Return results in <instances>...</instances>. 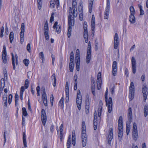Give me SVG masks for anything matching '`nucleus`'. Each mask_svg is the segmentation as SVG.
<instances>
[{
    "instance_id": "f257e3e1",
    "label": "nucleus",
    "mask_w": 148,
    "mask_h": 148,
    "mask_svg": "<svg viewBox=\"0 0 148 148\" xmlns=\"http://www.w3.org/2000/svg\"><path fill=\"white\" fill-rule=\"evenodd\" d=\"M103 103L102 102L100 101L99 104V107L97 112L95 111L94 114V119L93 121L94 128L95 130L97 129V121L100 120L101 119V116L102 108Z\"/></svg>"
},
{
    "instance_id": "f03ea898",
    "label": "nucleus",
    "mask_w": 148,
    "mask_h": 148,
    "mask_svg": "<svg viewBox=\"0 0 148 148\" xmlns=\"http://www.w3.org/2000/svg\"><path fill=\"white\" fill-rule=\"evenodd\" d=\"M108 93V89L107 88L105 92V101L106 102V106L108 107V111L109 113H111L112 110V98L110 97L108 100L107 95Z\"/></svg>"
},
{
    "instance_id": "7ed1b4c3",
    "label": "nucleus",
    "mask_w": 148,
    "mask_h": 148,
    "mask_svg": "<svg viewBox=\"0 0 148 148\" xmlns=\"http://www.w3.org/2000/svg\"><path fill=\"white\" fill-rule=\"evenodd\" d=\"M76 103L78 109L80 110L81 109V105L82 103V96L81 94L80 90H78L77 98Z\"/></svg>"
},
{
    "instance_id": "20e7f679",
    "label": "nucleus",
    "mask_w": 148,
    "mask_h": 148,
    "mask_svg": "<svg viewBox=\"0 0 148 148\" xmlns=\"http://www.w3.org/2000/svg\"><path fill=\"white\" fill-rule=\"evenodd\" d=\"M129 97L130 101H131L133 99L134 93V86L133 82H131L130 86L129 87Z\"/></svg>"
},
{
    "instance_id": "39448f33",
    "label": "nucleus",
    "mask_w": 148,
    "mask_h": 148,
    "mask_svg": "<svg viewBox=\"0 0 148 148\" xmlns=\"http://www.w3.org/2000/svg\"><path fill=\"white\" fill-rule=\"evenodd\" d=\"M91 44L90 41L88 42V47L87 48V56L86 57V62L87 64H88L90 62L91 58Z\"/></svg>"
},
{
    "instance_id": "423d86ee",
    "label": "nucleus",
    "mask_w": 148,
    "mask_h": 148,
    "mask_svg": "<svg viewBox=\"0 0 148 148\" xmlns=\"http://www.w3.org/2000/svg\"><path fill=\"white\" fill-rule=\"evenodd\" d=\"M21 32H20V42L22 44L24 42V35L25 32V24L24 23H22L21 27Z\"/></svg>"
},
{
    "instance_id": "0eeeda50",
    "label": "nucleus",
    "mask_w": 148,
    "mask_h": 148,
    "mask_svg": "<svg viewBox=\"0 0 148 148\" xmlns=\"http://www.w3.org/2000/svg\"><path fill=\"white\" fill-rule=\"evenodd\" d=\"M131 62L132 65V73L134 74H135L136 70V62L134 57L133 56L132 57Z\"/></svg>"
},
{
    "instance_id": "6e6552de",
    "label": "nucleus",
    "mask_w": 148,
    "mask_h": 148,
    "mask_svg": "<svg viewBox=\"0 0 148 148\" xmlns=\"http://www.w3.org/2000/svg\"><path fill=\"white\" fill-rule=\"evenodd\" d=\"M41 118L42 123L44 125H45L47 121V116L45 111L44 110L42 109L41 112Z\"/></svg>"
},
{
    "instance_id": "1a4fd4ad",
    "label": "nucleus",
    "mask_w": 148,
    "mask_h": 148,
    "mask_svg": "<svg viewBox=\"0 0 148 148\" xmlns=\"http://www.w3.org/2000/svg\"><path fill=\"white\" fill-rule=\"evenodd\" d=\"M142 89L144 99L145 101L147 98V95L148 88L147 86L145 84L143 85L142 88Z\"/></svg>"
},
{
    "instance_id": "9d476101",
    "label": "nucleus",
    "mask_w": 148,
    "mask_h": 148,
    "mask_svg": "<svg viewBox=\"0 0 148 148\" xmlns=\"http://www.w3.org/2000/svg\"><path fill=\"white\" fill-rule=\"evenodd\" d=\"M116 67L117 62L116 61H114L113 62L112 68V73L114 76L116 75Z\"/></svg>"
},
{
    "instance_id": "9b49d317",
    "label": "nucleus",
    "mask_w": 148,
    "mask_h": 148,
    "mask_svg": "<svg viewBox=\"0 0 148 148\" xmlns=\"http://www.w3.org/2000/svg\"><path fill=\"white\" fill-rule=\"evenodd\" d=\"M81 139L82 146L83 147H84L86 145V134H82Z\"/></svg>"
},
{
    "instance_id": "f8f14e48",
    "label": "nucleus",
    "mask_w": 148,
    "mask_h": 148,
    "mask_svg": "<svg viewBox=\"0 0 148 148\" xmlns=\"http://www.w3.org/2000/svg\"><path fill=\"white\" fill-rule=\"evenodd\" d=\"M113 138V134L112 132V128L111 127L110 128L109 134L108 135V143L109 145L111 144V141Z\"/></svg>"
},
{
    "instance_id": "ddd939ff",
    "label": "nucleus",
    "mask_w": 148,
    "mask_h": 148,
    "mask_svg": "<svg viewBox=\"0 0 148 148\" xmlns=\"http://www.w3.org/2000/svg\"><path fill=\"white\" fill-rule=\"evenodd\" d=\"M58 22H56L54 24L53 28L54 29H56V32L58 34L60 33L61 31V26L58 25Z\"/></svg>"
},
{
    "instance_id": "4468645a",
    "label": "nucleus",
    "mask_w": 148,
    "mask_h": 148,
    "mask_svg": "<svg viewBox=\"0 0 148 148\" xmlns=\"http://www.w3.org/2000/svg\"><path fill=\"white\" fill-rule=\"evenodd\" d=\"M72 5L73 8V11L74 16L76 17L77 15V13L75 14V10H77V9L75 7V6L76 5L77 3L76 0H72Z\"/></svg>"
},
{
    "instance_id": "2eb2a0df",
    "label": "nucleus",
    "mask_w": 148,
    "mask_h": 148,
    "mask_svg": "<svg viewBox=\"0 0 148 148\" xmlns=\"http://www.w3.org/2000/svg\"><path fill=\"white\" fill-rule=\"evenodd\" d=\"M94 0H88L89 11L90 13H91L92 10Z\"/></svg>"
},
{
    "instance_id": "dca6fc26",
    "label": "nucleus",
    "mask_w": 148,
    "mask_h": 148,
    "mask_svg": "<svg viewBox=\"0 0 148 148\" xmlns=\"http://www.w3.org/2000/svg\"><path fill=\"white\" fill-rule=\"evenodd\" d=\"M69 15L68 16V21H72L73 20V19H72V14H73L74 15V14H73V13L71 7H70L69 8ZM73 16L74 17H75L74 16Z\"/></svg>"
},
{
    "instance_id": "f3484780",
    "label": "nucleus",
    "mask_w": 148,
    "mask_h": 148,
    "mask_svg": "<svg viewBox=\"0 0 148 148\" xmlns=\"http://www.w3.org/2000/svg\"><path fill=\"white\" fill-rule=\"evenodd\" d=\"M129 20L130 22L132 24H134L136 22V20L134 15H130Z\"/></svg>"
},
{
    "instance_id": "a211bd4d",
    "label": "nucleus",
    "mask_w": 148,
    "mask_h": 148,
    "mask_svg": "<svg viewBox=\"0 0 148 148\" xmlns=\"http://www.w3.org/2000/svg\"><path fill=\"white\" fill-rule=\"evenodd\" d=\"M85 123L83 121L82 125V134H86Z\"/></svg>"
},
{
    "instance_id": "6ab92c4d",
    "label": "nucleus",
    "mask_w": 148,
    "mask_h": 148,
    "mask_svg": "<svg viewBox=\"0 0 148 148\" xmlns=\"http://www.w3.org/2000/svg\"><path fill=\"white\" fill-rule=\"evenodd\" d=\"M110 13V10L105 9V11L104 12V19H108V16Z\"/></svg>"
},
{
    "instance_id": "aec40b11",
    "label": "nucleus",
    "mask_w": 148,
    "mask_h": 148,
    "mask_svg": "<svg viewBox=\"0 0 148 148\" xmlns=\"http://www.w3.org/2000/svg\"><path fill=\"white\" fill-rule=\"evenodd\" d=\"M71 21H68V25H69V28L68 30V32H71L72 26H73L74 25V22L73 23H72Z\"/></svg>"
},
{
    "instance_id": "412c9836",
    "label": "nucleus",
    "mask_w": 148,
    "mask_h": 148,
    "mask_svg": "<svg viewBox=\"0 0 148 148\" xmlns=\"http://www.w3.org/2000/svg\"><path fill=\"white\" fill-rule=\"evenodd\" d=\"M7 53H2V59L3 62L4 64L6 63L7 62Z\"/></svg>"
},
{
    "instance_id": "4be33fe9",
    "label": "nucleus",
    "mask_w": 148,
    "mask_h": 148,
    "mask_svg": "<svg viewBox=\"0 0 148 148\" xmlns=\"http://www.w3.org/2000/svg\"><path fill=\"white\" fill-rule=\"evenodd\" d=\"M23 143L24 147H27V141H26V136L25 133V132L23 133Z\"/></svg>"
},
{
    "instance_id": "5701e85b",
    "label": "nucleus",
    "mask_w": 148,
    "mask_h": 148,
    "mask_svg": "<svg viewBox=\"0 0 148 148\" xmlns=\"http://www.w3.org/2000/svg\"><path fill=\"white\" fill-rule=\"evenodd\" d=\"M133 138L135 141H136L138 137V131H132Z\"/></svg>"
},
{
    "instance_id": "b1692460",
    "label": "nucleus",
    "mask_w": 148,
    "mask_h": 148,
    "mask_svg": "<svg viewBox=\"0 0 148 148\" xmlns=\"http://www.w3.org/2000/svg\"><path fill=\"white\" fill-rule=\"evenodd\" d=\"M74 61H70L69 64V70L71 72H73V70L74 67Z\"/></svg>"
},
{
    "instance_id": "393cba45",
    "label": "nucleus",
    "mask_w": 148,
    "mask_h": 148,
    "mask_svg": "<svg viewBox=\"0 0 148 148\" xmlns=\"http://www.w3.org/2000/svg\"><path fill=\"white\" fill-rule=\"evenodd\" d=\"M123 118L121 116L119 117L118 121V127H123Z\"/></svg>"
},
{
    "instance_id": "a878e982",
    "label": "nucleus",
    "mask_w": 148,
    "mask_h": 148,
    "mask_svg": "<svg viewBox=\"0 0 148 148\" xmlns=\"http://www.w3.org/2000/svg\"><path fill=\"white\" fill-rule=\"evenodd\" d=\"M71 136L70 135L68 138V140L67 142V148H70L71 146Z\"/></svg>"
},
{
    "instance_id": "bb28decb",
    "label": "nucleus",
    "mask_w": 148,
    "mask_h": 148,
    "mask_svg": "<svg viewBox=\"0 0 148 148\" xmlns=\"http://www.w3.org/2000/svg\"><path fill=\"white\" fill-rule=\"evenodd\" d=\"M79 19L80 21L83 20V11H82V7H81V10H79Z\"/></svg>"
},
{
    "instance_id": "cd10ccee",
    "label": "nucleus",
    "mask_w": 148,
    "mask_h": 148,
    "mask_svg": "<svg viewBox=\"0 0 148 148\" xmlns=\"http://www.w3.org/2000/svg\"><path fill=\"white\" fill-rule=\"evenodd\" d=\"M144 116L146 117L148 115V106H145L144 108Z\"/></svg>"
},
{
    "instance_id": "c85d7f7f",
    "label": "nucleus",
    "mask_w": 148,
    "mask_h": 148,
    "mask_svg": "<svg viewBox=\"0 0 148 148\" xmlns=\"http://www.w3.org/2000/svg\"><path fill=\"white\" fill-rule=\"evenodd\" d=\"M12 63L13 65V69L14 70H15V58L14 57V55L13 53H12Z\"/></svg>"
},
{
    "instance_id": "c756f323",
    "label": "nucleus",
    "mask_w": 148,
    "mask_h": 148,
    "mask_svg": "<svg viewBox=\"0 0 148 148\" xmlns=\"http://www.w3.org/2000/svg\"><path fill=\"white\" fill-rule=\"evenodd\" d=\"M9 38L10 42L12 43L14 39V33L13 32H10L9 35Z\"/></svg>"
},
{
    "instance_id": "7c9ffc66",
    "label": "nucleus",
    "mask_w": 148,
    "mask_h": 148,
    "mask_svg": "<svg viewBox=\"0 0 148 148\" xmlns=\"http://www.w3.org/2000/svg\"><path fill=\"white\" fill-rule=\"evenodd\" d=\"M42 99L47 98V96L45 92V89L44 88H43L42 90Z\"/></svg>"
},
{
    "instance_id": "2f4dec72",
    "label": "nucleus",
    "mask_w": 148,
    "mask_h": 148,
    "mask_svg": "<svg viewBox=\"0 0 148 148\" xmlns=\"http://www.w3.org/2000/svg\"><path fill=\"white\" fill-rule=\"evenodd\" d=\"M130 15H134L135 14V11L133 6H131L130 8Z\"/></svg>"
},
{
    "instance_id": "473e14b6",
    "label": "nucleus",
    "mask_w": 148,
    "mask_h": 148,
    "mask_svg": "<svg viewBox=\"0 0 148 148\" xmlns=\"http://www.w3.org/2000/svg\"><path fill=\"white\" fill-rule=\"evenodd\" d=\"M118 134L119 140L121 141L122 140V136L123 135V132L118 131Z\"/></svg>"
},
{
    "instance_id": "72a5a7b5",
    "label": "nucleus",
    "mask_w": 148,
    "mask_h": 148,
    "mask_svg": "<svg viewBox=\"0 0 148 148\" xmlns=\"http://www.w3.org/2000/svg\"><path fill=\"white\" fill-rule=\"evenodd\" d=\"M5 78H2L1 80V87H3V88L4 87V86L5 84Z\"/></svg>"
},
{
    "instance_id": "f704fd0d",
    "label": "nucleus",
    "mask_w": 148,
    "mask_h": 148,
    "mask_svg": "<svg viewBox=\"0 0 148 148\" xmlns=\"http://www.w3.org/2000/svg\"><path fill=\"white\" fill-rule=\"evenodd\" d=\"M44 29L45 31H48V22L47 21H46L45 23V24L44 27Z\"/></svg>"
},
{
    "instance_id": "c9c22d12",
    "label": "nucleus",
    "mask_w": 148,
    "mask_h": 148,
    "mask_svg": "<svg viewBox=\"0 0 148 148\" xmlns=\"http://www.w3.org/2000/svg\"><path fill=\"white\" fill-rule=\"evenodd\" d=\"M42 1L37 0L38 8L39 10H40L41 8L42 3Z\"/></svg>"
},
{
    "instance_id": "e433bc0d",
    "label": "nucleus",
    "mask_w": 148,
    "mask_h": 148,
    "mask_svg": "<svg viewBox=\"0 0 148 148\" xmlns=\"http://www.w3.org/2000/svg\"><path fill=\"white\" fill-rule=\"evenodd\" d=\"M39 56L40 58L42 60V62H43L45 60V58L42 52H41L39 53Z\"/></svg>"
},
{
    "instance_id": "4c0bfd02",
    "label": "nucleus",
    "mask_w": 148,
    "mask_h": 148,
    "mask_svg": "<svg viewBox=\"0 0 148 148\" xmlns=\"http://www.w3.org/2000/svg\"><path fill=\"white\" fill-rule=\"evenodd\" d=\"M70 61H74V53L73 51H71L70 53Z\"/></svg>"
},
{
    "instance_id": "58836bf2",
    "label": "nucleus",
    "mask_w": 148,
    "mask_h": 148,
    "mask_svg": "<svg viewBox=\"0 0 148 148\" xmlns=\"http://www.w3.org/2000/svg\"><path fill=\"white\" fill-rule=\"evenodd\" d=\"M29 81L28 79H26L25 81L24 86L26 89H27L29 87Z\"/></svg>"
},
{
    "instance_id": "ea45409f",
    "label": "nucleus",
    "mask_w": 148,
    "mask_h": 148,
    "mask_svg": "<svg viewBox=\"0 0 148 148\" xmlns=\"http://www.w3.org/2000/svg\"><path fill=\"white\" fill-rule=\"evenodd\" d=\"M97 81H101V75L100 72H99L98 74Z\"/></svg>"
},
{
    "instance_id": "a19ab883",
    "label": "nucleus",
    "mask_w": 148,
    "mask_h": 148,
    "mask_svg": "<svg viewBox=\"0 0 148 148\" xmlns=\"http://www.w3.org/2000/svg\"><path fill=\"white\" fill-rule=\"evenodd\" d=\"M22 110L23 111V115L24 116H27V114L26 108H22Z\"/></svg>"
},
{
    "instance_id": "79ce46f5",
    "label": "nucleus",
    "mask_w": 148,
    "mask_h": 148,
    "mask_svg": "<svg viewBox=\"0 0 148 148\" xmlns=\"http://www.w3.org/2000/svg\"><path fill=\"white\" fill-rule=\"evenodd\" d=\"M65 92L69 93V83L68 82H66V84Z\"/></svg>"
},
{
    "instance_id": "37998d69",
    "label": "nucleus",
    "mask_w": 148,
    "mask_h": 148,
    "mask_svg": "<svg viewBox=\"0 0 148 148\" xmlns=\"http://www.w3.org/2000/svg\"><path fill=\"white\" fill-rule=\"evenodd\" d=\"M23 62L26 66H27L29 63V61L27 59H25L23 60Z\"/></svg>"
},
{
    "instance_id": "c03bdc74",
    "label": "nucleus",
    "mask_w": 148,
    "mask_h": 148,
    "mask_svg": "<svg viewBox=\"0 0 148 148\" xmlns=\"http://www.w3.org/2000/svg\"><path fill=\"white\" fill-rule=\"evenodd\" d=\"M101 81H97V87L98 90H99L101 87Z\"/></svg>"
},
{
    "instance_id": "a18cd8bd",
    "label": "nucleus",
    "mask_w": 148,
    "mask_h": 148,
    "mask_svg": "<svg viewBox=\"0 0 148 148\" xmlns=\"http://www.w3.org/2000/svg\"><path fill=\"white\" fill-rule=\"evenodd\" d=\"M84 38H88V34L87 30H84Z\"/></svg>"
},
{
    "instance_id": "49530a36",
    "label": "nucleus",
    "mask_w": 148,
    "mask_h": 148,
    "mask_svg": "<svg viewBox=\"0 0 148 148\" xmlns=\"http://www.w3.org/2000/svg\"><path fill=\"white\" fill-rule=\"evenodd\" d=\"M130 125H128V124L126 123V133L127 135H128L130 132Z\"/></svg>"
},
{
    "instance_id": "de8ad7c7",
    "label": "nucleus",
    "mask_w": 148,
    "mask_h": 148,
    "mask_svg": "<svg viewBox=\"0 0 148 148\" xmlns=\"http://www.w3.org/2000/svg\"><path fill=\"white\" fill-rule=\"evenodd\" d=\"M80 52L79 49H77L76 51V53L75 54V58H80L79 56Z\"/></svg>"
},
{
    "instance_id": "09e8293b",
    "label": "nucleus",
    "mask_w": 148,
    "mask_h": 148,
    "mask_svg": "<svg viewBox=\"0 0 148 148\" xmlns=\"http://www.w3.org/2000/svg\"><path fill=\"white\" fill-rule=\"evenodd\" d=\"M139 9L140 10V15H143L144 14V12L143 10H142V6L141 5H140L139 6Z\"/></svg>"
},
{
    "instance_id": "8fccbe9b",
    "label": "nucleus",
    "mask_w": 148,
    "mask_h": 148,
    "mask_svg": "<svg viewBox=\"0 0 148 148\" xmlns=\"http://www.w3.org/2000/svg\"><path fill=\"white\" fill-rule=\"evenodd\" d=\"M137 131V128L136 124L135 123H134L133 126V131Z\"/></svg>"
},
{
    "instance_id": "3c124183",
    "label": "nucleus",
    "mask_w": 148,
    "mask_h": 148,
    "mask_svg": "<svg viewBox=\"0 0 148 148\" xmlns=\"http://www.w3.org/2000/svg\"><path fill=\"white\" fill-rule=\"evenodd\" d=\"M64 98L62 97L59 101V104L60 106H62L63 105Z\"/></svg>"
},
{
    "instance_id": "603ef678",
    "label": "nucleus",
    "mask_w": 148,
    "mask_h": 148,
    "mask_svg": "<svg viewBox=\"0 0 148 148\" xmlns=\"http://www.w3.org/2000/svg\"><path fill=\"white\" fill-rule=\"evenodd\" d=\"M118 39L119 37L118 34L117 33H115L114 35V41L118 42Z\"/></svg>"
},
{
    "instance_id": "864d4df0",
    "label": "nucleus",
    "mask_w": 148,
    "mask_h": 148,
    "mask_svg": "<svg viewBox=\"0 0 148 148\" xmlns=\"http://www.w3.org/2000/svg\"><path fill=\"white\" fill-rule=\"evenodd\" d=\"M132 114H128V120L129 124L132 121Z\"/></svg>"
},
{
    "instance_id": "5fc2aeb1",
    "label": "nucleus",
    "mask_w": 148,
    "mask_h": 148,
    "mask_svg": "<svg viewBox=\"0 0 148 148\" xmlns=\"http://www.w3.org/2000/svg\"><path fill=\"white\" fill-rule=\"evenodd\" d=\"M110 9V0H107V5L106 9Z\"/></svg>"
},
{
    "instance_id": "6e6d98bb",
    "label": "nucleus",
    "mask_w": 148,
    "mask_h": 148,
    "mask_svg": "<svg viewBox=\"0 0 148 148\" xmlns=\"http://www.w3.org/2000/svg\"><path fill=\"white\" fill-rule=\"evenodd\" d=\"M42 99L43 103H44L45 106H47V98H43Z\"/></svg>"
},
{
    "instance_id": "4d7b16f0",
    "label": "nucleus",
    "mask_w": 148,
    "mask_h": 148,
    "mask_svg": "<svg viewBox=\"0 0 148 148\" xmlns=\"http://www.w3.org/2000/svg\"><path fill=\"white\" fill-rule=\"evenodd\" d=\"M86 103L90 104L89 98L88 95L86 96L85 100Z\"/></svg>"
},
{
    "instance_id": "13d9d810",
    "label": "nucleus",
    "mask_w": 148,
    "mask_h": 148,
    "mask_svg": "<svg viewBox=\"0 0 148 148\" xmlns=\"http://www.w3.org/2000/svg\"><path fill=\"white\" fill-rule=\"evenodd\" d=\"M84 30H87V25L86 22H84Z\"/></svg>"
},
{
    "instance_id": "bf43d9fd",
    "label": "nucleus",
    "mask_w": 148,
    "mask_h": 148,
    "mask_svg": "<svg viewBox=\"0 0 148 148\" xmlns=\"http://www.w3.org/2000/svg\"><path fill=\"white\" fill-rule=\"evenodd\" d=\"M114 48L115 49H117L118 47V46L119 45V42H115L114 41Z\"/></svg>"
},
{
    "instance_id": "052dcab7",
    "label": "nucleus",
    "mask_w": 148,
    "mask_h": 148,
    "mask_svg": "<svg viewBox=\"0 0 148 148\" xmlns=\"http://www.w3.org/2000/svg\"><path fill=\"white\" fill-rule=\"evenodd\" d=\"M66 101L67 102H68L69 101V93L66 92Z\"/></svg>"
},
{
    "instance_id": "680f3d73",
    "label": "nucleus",
    "mask_w": 148,
    "mask_h": 148,
    "mask_svg": "<svg viewBox=\"0 0 148 148\" xmlns=\"http://www.w3.org/2000/svg\"><path fill=\"white\" fill-rule=\"evenodd\" d=\"M36 91H37V96H39L40 95V87L39 86H37L36 88Z\"/></svg>"
},
{
    "instance_id": "e2e57ef3",
    "label": "nucleus",
    "mask_w": 148,
    "mask_h": 148,
    "mask_svg": "<svg viewBox=\"0 0 148 148\" xmlns=\"http://www.w3.org/2000/svg\"><path fill=\"white\" fill-rule=\"evenodd\" d=\"M54 14V13L52 12L51 14V16L50 18V22L51 23L54 20V17L53 15Z\"/></svg>"
},
{
    "instance_id": "0e129e2a",
    "label": "nucleus",
    "mask_w": 148,
    "mask_h": 148,
    "mask_svg": "<svg viewBox=\"0 0 148 148\" xmlns=\"http://www.w3.org/2000/svg\"><path fill=\"white\" fill-rule=\"evenodd\" d=\"M3 101H4L5 106H7V98L3 97Z\"/></svg>"
},
{
    "instance_id": "69168bd1",
    "label": "nucleus",
    "mask_w": 148,
    "mask_h": 148,
    "mask_svg": "<svg viewBox=\"0 0 148 148\" xmlns=\"http://www.w3.org/2000/svg\"><path fill=\"white\" fill-rule=\"evenodd\" d=\"M54 98V97H53V95H51L50 97V101L52 105L53 104Z\"/></svg>"
},
{
    "instance_id": "338daca9",
    "label": "nucleus",
    "mask_w": 148,
    "mask_h": 148,
    "mask_svg": "<svg viewBox=\"0 0 148 148\" xmlns=\"http://www.w3.org/2000/svg\"><path fill=\"white\" fill-rule=\"evenodd\" d=\"M2 53H7L6 47L4 45L3 46V50Z\"/></svg>"
},
{
    "instance_id": "774afa93",
    "label": "nucleus",
    "mask_w": 148,
    "mask_h": 148,
    "mask_svg": "<svg viewBox=\"0 0 148 148\" xmlns=\"http://www.w3.org/2000/svg\"><path fill=\"white\" fill-rule=\"evenodd\" d=\"M27 49L28 51L29 52H30V50L31 49L30 44L29 43H28L27 46Z\"/></svg>"
}]
</instances>
